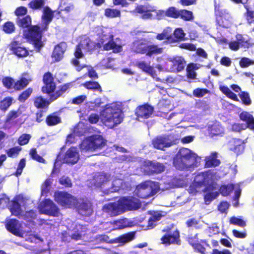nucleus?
<instances>
[{
  "label": "nucleus",
  "mask_w": 254,
  "mask_h": 254,
  "mask_svg": "<svg viewBox=\"0 0 254 254\" xmlns=\"http://www.w3.org/2000/svg\"><path fill=\"white\" fill-rule=\"evenodd\" d=\"M82 44L84 49H86L89 51H91L97 48L95 45L96 43H94L89 38L86 37L81 40L80 42Z\"/></svg>",
  "instance_id": "c03bdc74"
},
{
  "label": "nucleus",
  "mask_w": 254,
  "mask_h": 254,
  "mask_svg": "<svg viewBox=\"0 0 254 254\" xmlns=\"http://www.w3.org/2000/svg\"><path fill=\"white\" fill-rule=\"evenodd\" d=\"M209 93V91L206 88H197L193 90V96L197 98H201L205 94Z\"/></svg>",
  "instance_id": "bf43d9fd"
},
{
  "label": "nucleus",
  "mask_w": 254,
  "mask_h": 254,
  "mask_svg": "<svg viewBox=\"0 0 254 254\" xmlns=\"http://www.w3.org/2000/svg\"><path fill=\"white\" fill-rule=\"evenodd\" d=\"M197 68L195 64L190 63L187 65L186 71L187 77L191 79H195L196 73L194 70Z\"/></svg>",
  "instance_id": "ea45409f"
},
{
  "label": "nucleus",
  "mask_w": 254,
  "mask_h": 254,
  "mask_svg": "<svg viewBox=\"0 0 254 254\" xmlns=\"http://www.w3.org/2000/svg\"><path fill=\"white\" fill-rule=\"evenodd\" d=\"M2 83L4 87L7 89H11L14 84V79L10 76H5L2 79Z\"/></svg>",
  "instance_id": "5fc2aeb1"
},
{
  "label": "nucleus",
  "mask_w": 254,
  "mask_h": 254,
  "mask_svg": "<svg viewBox=\"0 0 254 254\" xmlns=\"http://www.w3.org/2000/svg\"><path fill=\"white\" fill-rule=\"evenodd\" d=\"M154 112V108L146 103L137 106L135 110V115L138 121L148 119L152 117Z\"/></svg>",
  "instance_id": "ddd939ff"
},
{
  "label": "nucleus",
  "mask_w": 254,
  "mask_h": 254,
  "mask_svg": "<svg viewBox=\"0 0 254 254\" xmlns=\"http://www.w3.org/2000/svg\"><path fill=\"white\" fill-rule=\"evenodd\" d=\"M77 211L83 216H89L93 212L91 204L86 202L80 203L77 206Z\"/></svg>",
  "instance_id": "a878e982"
},
{
  "label": "nucleus",
  "mask_w": 254,
  "mask_h": 254,
  "mask_svg": "<svg viewBox=\"0 0 254 254\" xmlns=\"http://www.w3.org/2000/svg\"><path fill=\"white\" fill-rule=\"evenodd\" d=\"M135 232L132 231L120 236L116 239V242L124 244L131 242L135 238Z\"/></svg>",
  "instance_id": "2f4dec72"
},
{
  "label": "nucleus",
  "mask_w": 254,
  "mask_h": 254,
  "mask_svg": "<svg viewBox=\"0 0 254 254\" xmlns=\"http://www.w3.org/2000/svg\"><path fill=\"white\" fill-rule=\"evenodd\" d=\"M55 200L60 205L70 207L74 203V197L70 193L62 191H58L54 194Z\"/></svg>",
  "instance_id": "dca6fc26"
},
{
  "label": "nucleus",
  "mask_w": 254,
  "mask_h": 254,
  "mask_svg": "<svg viewBox=\"0 0 254 254\" xmlns=\"http://www.w3.org/2000/svg\"><path fill=\"white\" fill-rule=\"evenodd\" d=\"M82 49H84L82 44L79 42L75 47L74 55L76 59H80L84 57V54L82 52Z\"/></svg>",
  "instance_id": "774afa93"
},
{
  "label": "nucleus",
  "mask_w": 254,
  "mask_h": 254,
  "mask_svg": "<svg viewBox=\"0 0 254 254\" xmlns=\"http://www.w3.org/2000/svg\"><path fill=\"white\" fill-rule=\"evenodd\" d=\"M157 190L154 188L150 182H144L136 186L135 194L139 198H147L155 195Z\"/></svg>",
  "instance_id": "9d476101"
},
{
  "label": "nucleus",
  "mask_w": 254,
  "mask_h": 254,
  "mask_svg": "<svg viewBox=\"0 0 254 254\" xmlns=\"http://www.w3.org/2000/svg\"><path fill=\"white\" fill-rule=\"evenodd\" d=\"M152 144L155 148L163 150L164 148L171 146L174 143L167 137L158 136L152 140Z\"/></svg>",
  "instance_id": "6ab92c4d"
},
{
  "label": "nucleus",
  "mask_w": 254,
  "mask_h": 254,
  "mask_svg": "<svg viewBox=\"0 0 254 254\" xmlns=\"http://www.w3.org/2000/svg\"><path fill=\"white\" fill-rule=\"evenodd\" d=\"M95 33L97 36L96 46L98 49L102 48L104 51L112 50L114 53H119L123 51V46L114 41V36L109 28L102 26H97L95 28Z\"/></svg>",
  "instance_id": "f257e3e1"
},
{
  "label": "nucleus",
  "mask_w": 254,
  "mask_h": 254,
  "mask_svg": "<svg viewBox=\"0 0 254 254\" xmlns=\"http://www.w3.org/2000/svg\"><path fill=\"white\" fill-rule=\"evenodd\" d=\"M21 149L22 148L20 146H15L7 150L6 152L9 157H14L19 154Z\"/></svg>",
  "instance_id": "680f3d73"
},
{
  "label": "nucleus",
  "mask_w": 254,
  "mask_h": 254,
  "mask_svg": "<svg viewBox=\"0 0 254 254\" xmlns=\"http://www.w3.org/2000/svg\"><path fill=\"white\" fill-rule=\"evenodd\" d=\"M247 1L242 3L244 8L246 9V11L245 13V17L249 24L254 23V11L250 10Z\"/></svg>",
  "instance_id": "f704fd0d"
},
{
  "label": "nucleus",
  "mask_w": 254,
  "mask_h": 254,
  "mask_svg": "<svg viewBox=\"0 0 254 254\" xmlns=\"http://www.w3.org/2000/svg\"><path fill=\"white\" fill-rule=\"evenodd\" d=\"M110 175L105 173H100L95 177L96 183L99 186H102L110 180Z\"/></svg>",
  "instance_id": "49530a36"
},
{
  "label": "nucleus",
  "mask_w": 254,
  "mask_h": 254,
  "mask_svg": "<svg viewBox=\"0 0 254 254\" xmlns=\"http://www.w3.org/2000/svg\"><path fill=\"white\" fill-rule=\"evenodd\" d=\"M187 241L194 252L201 254H232L230 251L228 249L220 251L214 249L211 251V247L207 240L202 239L198 241V234H195L193 236L189 237Z\"/></svg>",
  "instance_id": "7ed1b4c3"
},
{
  "label": "nucleus",
  "mask_w": 254,
  "mask_h": 254,
  "mask_svg": "<svg viewBox=\"0 0 254 254\" xmlns=\"http://www.w3.org/2000/svg\"><path fill=\"white\" fill-rule=\"evenodd\" d=\"M168 62L171 63L170 70L171 72L178 73L184 70L187 66V62L181 56L176 55L168 58Z\"/></svg>",
  "instance_id": "2eb2a0df"
},
{
  "label": "nucleus",
  "mask_w": 254,
  "mask_h": 254,
  "mask_svg": "<svg viewBox=\"0 0 254 254\" xmlns=\"http://www.w3.org/2000/svg\"><path fill=\"white\" fill-rule=\"evenodd\" d=\"M102 123L108 128H112L121 123L123 118L121 114L113 108L106 109L101 115Z\"/></svg>",
  "instance_id": "0eeeda50"
},
{
  "label": "nucleus",
  "mask_w": 254,
  "mask_h": 254,
  "mask_svg": "<svg viewBox=\"0 0 254 254\" xmlns=\"http://www.w3.org/2000/svg\"><path fill=\"white\" fill-rule=\"evenodd\" d=\"M42 81L44 85L41 88L42 92L50 96L54 93L56 88L53 74L49 71L45 73L43 76Z\"/></svg>",
  "instance_id": "4468645a"
},
{
  "label": "nucleus",
  "mask_w": 254,
  "mask_h": 254,
  "mask_svg": "<svg viewBox=\"0 0 254 254\" xmlns=\"http://www.w3.org/2000/svg\"><path fill=\"white\" fill-rule=\"evenodd\" d=\"M65 51V43L61 42L55 46L52 57L55 59V62L60 61L64 57Z\"/></svg>",
  "instance_id": "b1692460"
},
{
  "label": "nucleus",
  "mask_w": 254,
  "mask_h": 254,
  "mask_svg": "<svg viewBox=\"0 0 254 254\" xmlns=\"http://www.w3.org/2000/svg\"><path fill=\"white\" fill-rule=\"evenodd\" d=\"M239 96L243 104L246 106H249L251 104L252 100L248 92L246 91H241L239 94Z\"/></svg>",
  "instance_id": "6e6d98bb"
},
{
  "label": "nucleus",
  "mask_w": 254,
  "mask_h": 254,
  "mask_svg": "<svg viewBox=\"0 0 254 254\" xmlns=\"http://www.w3.org/2000/svg\"><path fill=\"white\" fill-rule=\"evenodd\" d=\"M173 39L172 43H175L185 40L186 34L181 28H176L174 32H172Z\"/></svg>",
  "instance_id": "c9c22d12"
},
{
  "label": "nucleus",
  "mask_w": 254,
  "mask_h": 254,
  "mask_svg": "<svg viewBox=\"0 0 254 254\" xmlns=\"http://www.w3.org/2000/svg\"><path fill=\"white\" fill-rule=\"evenodd\" d=\"M234 143L235 145L232 149L233 151L237 155L241 154L244 150V146L242 144V140L240 139H236L234 141Z\"/></svg>",
  "instance_id": "864d4df0"
},
{
  "label": "nucleus",
  "mask_w": 254,
  "mask_h": 254,
  "mask_svg": "<svg viewBox=\"0 0 254 254\" xmlns=\"http://www.w3.org/2000/svg\"><path fill=\"white\" fill-rule=\"evenodd\" d=\"M217 153L216 152H211L209 155L205 157L204 166L206 168L215 167L218 166L221 161L217 159Z\"/></svg>",
  "instance_id": "5701e85b"
},
{
  "label": "nucleus",
  "mask_w": 254,
  "mask_h": 254,
  "mask_svg": "<svg viewBox=\"0 0 254 254\" xmlns=\"http://www.w3.org/2000/svg\"><path fill=\"white\" fill-rule=\"evenodd\" d=\"M45 0H32L28 4V7L33 9H40L44 7Z\"/></svg>",
  "instance_id": "603ef678"
},
{
  "label": "nucleus",
  "mask_w": 254,
  "mask_h": 254,
  "mask_svg": "<svg viewBox=\"0 0 254 254\" xmlns=\"http://www.w3.org/2000/svg\"><path fill=\"white\" fill-rule=\"evenodd\" d=\"M43 214L54 217H58L60 214L59 208L50 199H45L42 206Z\"/></svg>",
  "instance_id": "f3484780"
},
{
  "label": "nucleus",
  "mask_w": 254,
  "mask_h": 254,
  "mask_svg": "<svg viewBox=\"0 0 254 254\" xmlns=\"http://www.w3.org/2000/svg\"><path fill=\"white\" fill-rule=\"evenodd\" d=\"M79 159V154L77 149L73 147L69 148L64 155L59 152L56 158V163L74 164Z\"/></svg>",
  "instance_id": "1a4fd4ad"
},
{
  "label": "nucleus",
  "mask_w": 254,
  "mask_h": 254,
  "mask_svg": "<svg viewBox=\"0 0 254 254\" xmlns=\"http://www.w3.org/2000/svg\"><path fill=\"white\" fill-rule=\"evenodd\" d=\"M210 174V170L199 173L195 176L194 182L199 186L205 185L208 181Z\"/></svg>",
  "instance_id": "bb28decb"
},
{
  "label": "nucleus",
  "mask_w": 254,
  "mask_h": 254,
  "mask_svg": "<svg viewBox=\"0 0 254 254\" xmlns=\"http://www.w3.org/2000/svg\"><path fill=\"white\" fill-rule=\"evenodd\" d=\"M106 144L103 137L100 135H92L84 138L80 144L81 150L95 151L101 149Z\"/></svg>",
  "instance_id": "6e6552de"
},
{
  "label": "nucleus",
  "mask_w": 254,
  "mask_h": 254,
  "mask_svg": "<svg viewBox=\"0 0 254 254\" xmlns=\"http://www.w3.org/2000/svg\"><path fill=\"white\" fill-rule=\"evenodd\" d=\"M115 224L118 228L120 229H124L130 226L128 220L126 218L116 221Z\"/></svg>",
  "instance_id": "338daca9"
},
{
  "label": "nucleus",
  "mask_w": 254,
  "mask_h": 254,
  "mask_svg": "<svg viewBox=\"0 0 254 254\" xmlns=\"http://www.w3.org/2000/svg\"><path fill=\"white\" fill-rule=\"evenodd\" d=\"M13 99L12 97L7 96L4 97L0 101V110L2 112H5L12 105Z\"/></svg>",
  "instance_id": "a19ab883"
},
{
  "label": "nucleus",
  "mask_w": 254,
  "mask_h": 254,
  "mask_svg": "<svg viewBox=\"0 0 254 254\" xmlns=\"http://www.w3.org/2000/svg\"><path fill=\"white\" fill-rule=\"evenodd\" d=\"M104 15L109 18H114L121 16V11L117 8L108 7L105 9Z\"/></svg>",
  "instance_id": "72a5a7b5"
},
{
  "label": "nucleus",
  "mask_w": 254,
  "mask_h": 254,
  "mask_svg": "<svg viewBox=\"0 0 254 254\" xmlns=\"http://www.w3.org/2000/svg\"><path fill=\"white\" fill-rule=\"evenodd\" d=\"M141 203L139 200L133 197H123L118 201V203H111L108 208L111 211V214L118 215L126 210H133L139 209Z\"/></svg>",
  "instance_id": "20e7f679"
},
{
  "label": "nucleus",
  "mask_w": 254,
  "mask_h": 254,
  "mask_svg": "<svg viewBox=\"0 0 254 254\" xmlns=\"http://www.w3.org/2000/svg\"><path fill=\"white\" fill-rule=\"evenodd\" d=\"M221 133V127L218 125H212L209 130V135L211 137L218 136Z\"/></svg>",
  "instance_id": "4d7b16f0"
},
{
  "label": "nucleus",
  "mask_w": 254,
  "mask_h": 254,
  "mask_svg": "<svg viewBox=\"0 0 254 254\" xmlns=\"http://www.w3.org/2000/svg\"><path fill=\"white\" fill-rule=\"evenodd\" d=\"M45 122L48 126H55L61 123V119L54 112L47 116Z\"/></svg>",
  "instance_id": "473e14b6"
},
{
  "label": "nucleus",
  "mask_w": 254,
  "mask_h": 254,
  "mask_svg": "<svg viewBox=\"0 0 254 254\" xmlns=\"http://www.w3.org/2000/svg\"><path fill=\"white\" fill-rule=\"evenodd\" d=\"M131 50L137 54H145L148 57H151L153 55L162 53L163 49L158 47L157 45H148L146 43V40L141 38L133 42Z\"/></svg>",
  "instance_id": "423d86ee"
},
{
  "label": "nucleus",
  "mask_w": 254,
  "mask_h": 254,
  "mask_svg": "<svg viewBox=\"0 0 254 254\" xmlns=\"http://www.w3.org/2000/svg\"><path fill=\"white\" fill-rule=\"evenodd\" d=\"M135 66L141 69L142 71L153 76L155 73L154 68L151 66L149 63H147L145 61H140L136 63Z\"/></svg>",
  "instance_id": "c85d7f7f"
},
{
  "label": "nucleus",
  "mask_w": 254,
  "mask_h": 254,
  "mask_svg": "<svg viewBox=\"0 0 254 254\" xmlns=\"http://www.w3.org/2000/svg\"><path fill=\"white\" fill-rule=\"evenodd\" d=\"M215 14L216 16V21L219 25L223 28H228L227 20L224 18L225 15L228 14L226 10L215 6Z\"/></svg>",
  "instance_id": "4be33fe9"
},
{
  "label": "nucleus",
  "mask_w": 254,
  "mask_h": 254,
  "mask_svg": "<svg viewBox=\"0 0 254 254\" xmlns=\"http://www.w3.org/2000/svg\"><path fill=\"white\" fill-rule=\"evenodd\" d=\"M31 18L27 15L21 18L18 19L17 24L19 27L22 28H28L31 25Z\"/></svg>",
  "instance_id": "79ce46f5"
},
{
  "label": "nucleus",
  "mask_w": 254,
  "mask_h": 254,
  "mask_svg": "<svg viewBox=\"0 0 254 254\" xmlns=\"http://www.w3.org/2000/svg\"><path fill=\"white\" fill-rule=\"evenodd\" d=\"M30 155L32 159L36 160V161L45 163L46 161L40 155L37 154V150L36 148H32L30 150Z\"/></svg>",
  "instance_id": "13d9d810"
},
{
  "label": "nucleus",
  "mask_w": 254,
  "mask_h": 254,
  "mask_svg": "<svg viewBox=\"0 0 254 254\" xmlns=\"http://www.w3.org/2000/svg\"><path fill=\"white\" fill-rule=\"evenodd\" d=\"M11 51L19 58L26 57L29 55L28 50L23 46H20L18 41H14L11 43Z\"/></svg>",
  "instance_id": "aec40b11"
},
{
  "label": "nucleus",
  "mask_w": 254,
  "mask_h": 254,
  "mask_svg": "<svg viewBox=\"0 0 254 254\" xmlns=\"http://www.w3.org/2000/svg\"><path fill=\"white\" fill-rule=\"evenodd\" d=\"M20 114V113H19L18 111H10L7 115L5 122L9 123L10 121L18 117Z\"/></svg>",
  "instance_id": "69168bd1"
},
{
  "label": "nucleus",
  "mask_w": 254,
  "mask_h": 254,
  "mask_svg": "<svg viewBox=\"0 0 254 254\" xmlns=\"http://www.w3.org/2000/svg\"><path fill=\"white\" fill-rule=\"evenodd\" d=\"M179 18L186 21H192L194 19V16L191 11L187 9L180 10Z\"/></svg>",
  "instance_id": "09e8293b"
},
{
  "label": "nucleus",
  "mask_w": 254,
  "mask_h": 254,
  "mask_svg": "<svg viewBox=\"0 0 254 254\" xmlns=\"http://www.w3.org/2000/svg\"><path fill=\"white\" fill-rule=\"evenodd\" d=\"M83 86L88 90H97L100 92H102V89L99 83L97 81H89L83 84Z\"/></svg>",
  "instance_id": "a18cd8bd"
},
{
  "label": "nucleus",
  "mask_w": 254,
  "mask_h": 254,
  "mask_svg": "<svg viewBox=\"0 0 254 254\" xmlns=\"http://www.w3.org/2000/svg\"><path fill=\"white\" fill-rule=\"evenodd\" d=\"M33 89L29 87L22 92L18 97V100L21 103H24L27 100L33 93Z\"/></svg>",
  "instance_id": "8fccbe9b"
},
{
  "label": "nucleus",
  "mask_w": 254,
  "mask_h": 254,
  "mask_svg": "<svg viewBox=\"0 0 254 254\" xmlns=\"http://www.w3.org/2000/svg\"><path fill=\"white\" fill-rule=\"evenodd\" d=\"M180 13V10L174 6H171L166 9L165 15L168 17L177 19L179 18Z\"/></svg>",
  "instance_id": "3c124183"
},
{
  "label": "nucleus",
  "mask_w": 254,
  "mask_h": 254,
  "mask_svg": "<svg viewBox=\"0 0 254 254\" xmlns=\"http://www.w3.org/2000/svg\"><path fill=\"white\" fill-rule=\"evenodd\" d=\"M254 64V61L247 57H243L239 61V65L242 68H246Z\"/></svg>",
  "instance_id": "e2e57ef3"
},
{
  "label": "nucleus",
  "mask_w": 254,
  "mask_h": 254,
  "mask_svg": "<svg viewBox=\"0 0 254 254\" xmlns=\"http://www.w3.org/2000/svg\"><path fill=\"white\" fill-rule=\"evenodd\" d=\"M54 17L53 12L49 6H46L43 9V14L42 16V19L44 20V23L42 24L43 26H46L48 28L50 22L52 20Z\"/></svg>",
  "instance_id": "7c9ffc66"
},
{
  "label": "nucleus",
  "mask_w": 254,
  "mask_h": 254,
  "mask_svg": "<svg viewBox=\"0 0 254 254\" xmlns=\"http://www.w3.org/2000/svg\"><path fill=\"white\" fill-rule=\"evenodd\" d=\"M31 137V136L29 134H22L18 138L17 142L20 145H26L29 142Z\"/></svg>",
  "instance_id": "0e129e2a"
},
{
  "label": "nucleus",
  "mask_w": 254,
  "mask_h": 254,
  "mask_svg": "<svg viewBox=\"0 0 254 254\" xmlns=\"http://www.w3.org/2000/svg\"><path fill=\"white\" fill-rule=\"evenodd\" d=\"M26 166V160L25 158H22L20 160L17 168L16 171L13 173V175L16 177H18L22 173L23 169Z\"/></svg>",
  "instance_id": "052dcab7"
},
{
  "label": "nucleus",
  "mask_w": 254,
  "mask_h": 254,
  "mask_svg": "<svg viewBox=\"0 0 254 254\" xmlns=\"http://www.w3.org/2000/svg\"><path fill=\"white\" fill-rule=\"evenodd\" d=\"M72 86V82H69L61 85L59 87V89L55 93L50 95V99L51 101H55L59 97L62 96L66 91Z\"/></svg>",
  "instance_id": "393cba45"
},
{
  "label": "nucleus",
  "mask_w": 254,
  "mask_h": 254,
  "mask_svg": "<svg viewBox=\"0 0 254 254\" xmlns=\"http://www.w3.org/2000/svg\"><path fill=\"white\" fill-rule=\"evenodd\" d=\"M235 188L233 184L221 185L219 189L220 193L223 196L229 195L233 191Z\"/></svg>",
  "instance_id": "58836bf2"
},
{
  "label": "nucleus",
  "mask_w": 254,
  "mask_h": 254,
  "mask_svg": "<svg viewBox=\"0 0 254 254\" xmlns=\"http://www.w3.org/2000/svg\"><path fill=\"white\" fill-rule=\"evenodd\" d=\"M155 38L158 40H166L172 43L173 39L172 28L170 27H166L161 33L157 34Z\"/></svg>",
  "instance_id": "cd10ccee"
},
{
  "label": "nucleus",
  "mask_w": 254,
  "mask_h": 254,
  "mask_svg": "<svg viewBox=\"0 0 254 254\" xmlns=\"http://www.w3.org/2000/svg\"><path fill=\"white\" fill-rule=\"evenodd\" d=\"M29 83L28 79L25 77H22L16 82H14L13 88L15 91H20L25 88Z\"/></svg>",
  "instance_id": "37998d69"
},
{
  "label": "nucleus",
  "mask_w": 254,
  "mask_h": 254,
  "mask_svg": "<svg viewBox=\"0 0 254 254\" xmlns=\"http://www.w3.org/2000/svg\"><path fill=\"white\" fill-rule=\"evenodd\" d=\"M12 215L20 218L22 215V210L20 204L17 200H13L9 208Z\"/></svg>",
  "instance_id": "c756f323"
},
{
  "label": "nucleus",
  "mask_w": 254,
  "mask_h": 254,
  "mask_svg": "<svg viewBox=\"0 0 254 254\" xmlns=\"http://www.w3.org/2000/svg\"><path fill=\"white\" fill-rule=\"evenodd\" d=\"M220 90L228 98L235 101H239L237 95L233 93L227 86H221L220 87Z\"/></svg>",
  "instance_id": "de8ad7c7"
},
{
  "label": "nucleus",
  "mask_w": 254,
  "mask_h": 254,
  "mask_svg": "<svg viewBox=\"0 0 254 254\" xmlns=\"http://www.w3.org/2000/svg\"><path fill=\"white\" fill-rule=\"evenodd\" d=\"M1 29L4 33L6 34H11L15 32L16 27L13 22L7 21L2 25Z\"/></svg>",
  "instance_id": "4c0bfd02"
},
{
  "label": "nucleus",
  "mask_w": 254,
  "mask_h": 254,
  "mask_svg": "<svg viewBox=\"0 0 254 254\" xmlns=\"http://www.w3.org/2000/svg\"><path fill=\"white\" fill-rule=\"evenodd\" d=\"M236 38L237 41H233L229 43V47L231 50L236 51L239 49L240 45L244 48H249L250 44L248 41H245L242 35H237Z\"/></svg>",
  "instance_id": "412c9836"
},
{
  "label": "nucleus",
  "mask_w": 254,
  "mask_h": 254,
  "mask_svg": "<svg viewBox=\"0 0 254 254\" xmlns=\"http://www.w3.org/2000/svg\"><path fill=\"white\" fill-rule=\"evenodd\" d=\"M49 104V102L42 96L36 97L34 99V105L37 109L47 108Z\"/></svg>",
  "instance_id": "e433bc0d"
},
{
  "label": "nucleus",
  "mask_w": 254,
  "mask_h": 254,
  "mask_svg": "<svg viewBox=\"0 0 254 254\" xmlns=\"http://www.w3.org/2000/svg\"><path fill=\"white\" fill-rule=\"evenodd\" d=\"M142 169L145 175H153L164 171L165 166L162 163L146 160L143 161Z\"/></svg>",
  "instance_id": "f8f14e48"
},
{
  "label": "nucleus",
  "mask_w": 254,
  "mask_h": 254,
  "mask_svg": "<svg viewBox=\"0 0 254 254\" xmlns=\"http://www.w3.org/2000/svg\"><path fill=\"white\" fill-rule=\"evenodd\" d=\"M163 232H166L161 238V244L165 246H170V245H180L181 241L179 231L176 230L173 232L171 231L170 229L163 230Z\"/></svg>",
  "instance_id": "9b49d317"
},
{
  "label": "nucleus",
  "mask_w": 254,
  "mask_h": 254,
  "mask_svg": "<svg viewBox=\"0 0 254 254\" xmlns=\"http://www.w3.org/2000/svg\"><path fill=\"white\" fill-rule=\"evenodd\" d=\"M201 157L187 148H181L173 160L175 168L180 170H190L200 165Z\"/></svg>",
  "instance_id": "f03ea898"
},
{
  "label": "nucleus",
  "mask_w": 254,
  "mask_h": 254,
  "mask_svg": "<svg viewBox=\"0 0 254 254\" xmlns=\"http://www.w3.org/2000/svg\"><path fill=\"white\" fill-rule=\"evenodd\" d=\"M5 228L6 230L13 235L18 237H23V233L21 231L20 228L21 225L18 220L16 219H10L5 223Z\"/></svg>",
  "instance_id": "a211bd4d"
},
{
  "label": "nucleus",
  "mask_w": 254,
  "mask_h": 254,
  "mask_svg": "<svg viewBox=\"0 0 254 254\" xmlns=\"http://www.w3.org/2000/svg\"><path fill=\"white\" fill-rule=\"evenodd\" d=\"M47 29L46 26L37 24L30 26L24 32V37L34 46L37 52H40L44 46L42 38L43 32Z\"/></svg>",
  "instance_id": "39448f33"
}]
</instances>
